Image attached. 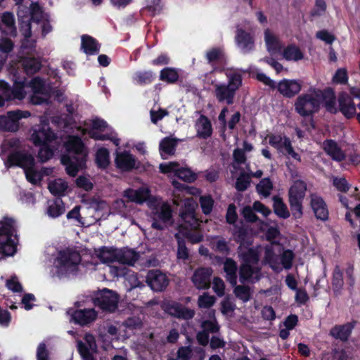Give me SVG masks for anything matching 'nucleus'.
<instances>
[{
	"label": "nucleus",
	"instance_id": "obj_22",
	"mask_svg": "<svg viewBox=\"0 0 360 360\" xmlns=\"http://www.w3.org/2000/svg\"><path fill=\"white\" fill-rule=\"evenodd\" d=\"M107 128L106 122L101 119H94L91 121V129L89 131V136L97 140H110L115 146L120 144V139L116 137L114 133L110 134H101L99 131H103Z\"/></svg>",
	"mask_w": 360,
	"mask_h": 360
},
{
	"label": "nucleus",
	"instance_id": "obj_45",
	"mask_svg": "<svg viewBox=\"0 0 360 360\" xmlns=\"http://www.w3.org/2000/svg\"><path fill=\"white\" fill-rule=\"evenodd\" d=\"M98 257L103 263L117 262L118 249L113 248H103L100 250Z\"/></svg>",
	"mask_w": 360,
	"mask_h": 360
},
{
	"label": "nucleus",
	"instance_id": "obj_62",
	"mask_svg": "<svg viewBox=\"0 0 360 360\" xmlns=\"http://www.w3.org/2000/svg\"><path fill=\"white\" fill-rule=\"evenodd\" d=\"M41 148L38 153V157L42 162L49 160L53 155V150L49 145L40 146Z\"/></svg>",
	"mask_w": 360,
	"mask_h": 360
},
{
	"label": "nucleus",
	"instance_id": "obj_8",
	"mask_svg": "<svg viewBox=\"0 0 360 360\" xmlns=\"http://www.w3.org/2000/svg\"><path fill=\"white\" fill-rule=\"evenodd\" d=\"M148 206L151 210L152 227L162 230L172 222V213L170 205L159 197L150 198Z\"/></svg>",
	"mask_w": 360,
	"mask_h": 360
},
{
	"label": "nucleus",
	"instance_id": "obj_58",
	"mask_svg": "<svg viewBox=\"0 0 360 360\" xmlns=\"http://www.w3.org/2000/svg\"><path fill=\"white\" fill-rule=\"evenodd\" d=\"M172 184L175 188L181 191L184 190L188 194L192 195H198L200 194V191L198 188L192 186H185L184 184H182L176 180H172Z\"/></svg>",
	"mask_w": 360,
	"mask_h": 360
},
{
	"label": "nucleus",
	"instance_id": "obj_24",
	"mask_svg": "<svg viewBox=\"0 0 360 360\" xmlns=\"http://www.w3.org/2000/svg\"><path fill=\"white\" fill-rule=\"evenodd\" d=\"M123 195L129 201L140 205L145 202H148L150 198H155L150 195V191L147 186H142L138 189L128 188L124 191Z\"/></svg>",
	"mask_w": 360,
	"mask_h": 360
},
{
	"label": "nucleus",
	"instance_id": "obj_30",
	"mask_svg": "<svg viewBox=\"0 0 360 360\" xmlns=\"http://www.w3.org/2000/svg\"><path fill=\"white\" fill-rule=\"evenodd\" d=\"M310 198L311 206L316 218L323 221L326 220L328 217V211L322 198L316 194H311Z\"/></svg>",
	"mask_w": 360,
	"mask_h": 360
},
{
	"label": "nucleus",
	"instance_id": "obj_63",
	"mask_svg": "<svg viewBox=\"0 0 360 360\" xmlns=\"http://www.w3.org/2000/svg\"><path fill=\"white\" fill-rule=\"evenodd\" d=\"M212 248L221 252L227 253L229 252V247L227 243L221 238H216L212 242Z\"/></svg>",
	"mask_w": 360,
	"mask_h": 360
},
{
	"label": "nucleus",
	"instance_id": "obj_10",
	"mask_svg": "<svg viewBox=\"0 0 360 360\" xmlns=\"http://www.w3.org/2000/svg\"><path fill=\"white\" fill-rule=\"evenodd\" d=\"M80 262L81 257L77 251H60L54 262L58 276L63 277L75 274L79 269Z\"/></svg>",
	"mask_w": 360,
	"mask_h": 360
},
{
	"label": "nucleus",
	"instance_id": "obj_59",
	"mask_svg": "<svg viewBox=\"0 0 360 360\" xmlns=\"http://www.w3.org/2000/svg\"><path fill=\"white\" fill-rule=\"evenodd\" d=\"M215 297L210 295L207 293H204L198 297V306L201 308H210L215 302Z\"/></svg>",
	"mask_w": 360,
	"mask_h": 360
},
{
	"label": "nucleus",
	"instance_id": "obj_54",
	"mask_svg": "<svg viewBox=\"0 0 360 360\" xmlns=\"http://www.w3.org/2000/svg\"><path fill=\"white\" fill-rule=\"evenodd\" d=\"M200 204L202 212L209 214L212 210L214 200L210 195L200 196Z\"/></svg>",
	"mask_w": 360,
	"mask_h": 360
},
{
	"label": "nucleus",
	"instance_id": "obj_38",
	"mask_svg": "<svg viewBox=\"0 0 360 360\" xmlns=\"http://www.w3.org/2000/svg\"><path fill=\"white\" fill-rule=\"evenodd\" d=\"M82 49L86 54L94 55L98 53L100 45L97 41L89 35L82 36Z\"/></svg>",
	"mask_w": 360,
	"mask_h": 360
},
{
	"label": "nucleus",
	"instance_id": "obj_6",
	"mask_svg": "<svg viewBox=\"0 0 360 360\" xmlns=\"http://www.w3.org/2000/svg\"><path fill=\"white\" fill-rule=\"evenodd\" d=\"M293 258L294 254L291 250H284L277 243H271L264 249V262L277 272L281 271L283 268L290 269Z\"/></svg>",
	"mask_w": 360,
	"mask_h": 360
},
{
	"label": "nucleus",
	"instance_id": "obj_26",
	"mask_svg": "<svg viewBox=\"0 0 360 360\" xmlns=\"http://www.w3.org/2000/svg\"><path fill=\"white\" fill-rule=\"evenodd\" d=\"M68 313L70 315L71 320L80 325L88 324L94 321L97 316L94 309H79L77 311L70 309Z\"/></svg>",
	"mask_w": 360,
	"mask_h": 360
},
{
	"label": "nucleus",
	"instance_id": "obj_5",
	"mask_svg": "<svg viewBox=\"0 0 360 360\" xmlns=\"http://www.w3.org/2000/svg\"><path fill=\"white\" fill-rule=\"evenodd\" d=\"M225 74L228 79V83H212L214 89V93L219 103L231 105L234 102L237 90L242 85V77L236 70H227Z\"/></svg>",
	"mask_w": 360,
	"mask_h": 360
},
{
	"label": "nucleus",
	"instance_id": "obj_28",
	"mask_svg": "<svg viewBox=\"0 0 360 360\" xmlns=\"http://www.w3.org/2000/svg\"><path fill=\"white\" fill-rule=\"evenodd\" d=\"M235 41L238 49L244 53L250 52L254 48L252 37L241 28L237 29Z\"/></svg>",
	"mask_w": 360,
	"mask_h": 360
},
{
	"label": "nucleus",
	"instance_id": "obj_15",
	"mask_svg": "<svg viewBox=\"0 0 360 360\" xmlns=\"http://www.w3.org/2000/svg\"><path fill=\"white\" fill-rule=\"evenodd\" d=\"M307 190L306 184L300 179L293 180L289 191V202L292 210V216L299 219L302 216V202Z\"/></svg>",
	"mask_w": 360,
	"mask_h": 360
},
{
	"label": "nucleus",
	"instance_id": "obj_25",
	"mask_svg": "<svg viewBox=\"0 0 360 360\" xmlns=\"http://www.w3.org/2000/svg\"><path fill=\"white\" fill-rule=\"evenodd\" d=\"M212 274L211 268L201 267L195 270L192 281L195 286L198 289H207L210 285V277Z\"/></svg>",
	"mask_w": 360,
	"mask_h": 360
},
{
	"label": "nucleus",
	"instance_id": "obj_31",
	"mask_svg": "<svg viewBox=\"0 0 360 360\" xmlns=\"http://www.w3.org/2000/svg\"><path fill=\"white\" fill-rule=\"evenodd\" d=\"M264 41L267 51L271 54H275L281 51L282 43L280 39L269 29L264 30Z\"/></svg>",
	"mask_w": 360,
	"mask_h": 360
},
{
	"label": "nucleus",
	"instance_id": "obj_40",
	"mask_svg": "<svg viewBox=\"0 0 360 360\" xmlns=\"http://www.w3.org/2000/svg\"><path fill=\"white\" fill-rule=\"evenodd\" d=\"M197 134L200 137L207 138L212 134V125L209 120L201 115L195 123Z\"/></svg>",
	"mask_w": 360,
	"mask_h": 360
},
{
	"label": "nucleus",
	"instance_id": "obj_9",
	"mask_svg": "<svg viewBox=\"0 0 360 360\" xmlns=\"http://www.w3.org/2000/svg\"><path fill=\"white\" fill-rule=\"evenodd\" d=\"M324 98L320 89H310L307 93L299 96L295 103L296 112L301 116H309L319 110Z\"/></svg>",
	"mask_w": 360,
	"mask_h": 360
},
{
	"label": "nucleus",
	"instance_id": "obj_19",
	"mask_svg": "<svg viewBox=\"0 0 360 360\" xmlns=\"http://www.w3.org/2000/svg\"><path fill=\"white\" fill-rule=\"evenodd\" d=\"M120 297L117 293L113 290L104 288L99 291L94 298L95 305L102 310L113 312L118 306Z\"/></svg>",
	"mask_w": 360,
	"mask_h": 360
},
{
	"label": "nucleus",
	"instance_id": "obj_27",
	"mask_svg": "<svg viewBox=\"0 0 360 360\" xmlns=\"http://www.w3.org/2000/svg\"><path fill=\"white\" fill-rule=\"evenodd\" d=\"M85 342H77L79 352L84 360H94L91 353L96 350V344L94 337L91 334H86L84 337Z\"/></svg>",
	"mask_w": 360,
	"mask_h": 360
},
{
	"label": "nucleus",
	"instance_id": "obj_60",
	"mask_svg": "<svg viewBox=\"0 0 360 360\" xmlns=\"http://www.w3.org/2000/svg\"><path fill=\"white\" fill-rule=\"evenodd\" d=\"M122 264L119 263L117 265L109 266L110 273L113 277H125L129 271Z\"/></svg>",
	"mask_w": 360,
	"mask_h": 360
},
{
	"label": "nucleus",
	"instance_id": "obj_36",
	"mask_svg": "<svg viewBox=\"0 0 360 360\" xmlns=\"http://www.w3.org/2000/svg\"><path fill=\"white\" fill-rule=\"evenodd\" d=\"M323 148L326 153L335 161L340 162L345 158L344 152L338 146L337 143L332 140L325 141Z\"/></svg>",
	"mask_w": 360,
	"mask_h": 360
},
{
	"label": "nucleus",
	"instance_id": "obj_21",
	"mask_svg": "<svg viewBox=\"0 0 360 360\" xmlns=\"http://www.w3.org/2000/svg\"><path fill=\"white\" fill-rule=\"evenodd\" d=\"M31 115L29 111H9L6 115L0 116V129L8 131H16L19 129V120L27 118Z\"/></svg>",
	"mask_w": 360,
	"mask_h": 360
},
{
	"label": "nucleus",
	"instance_id": "obj_16",
	"mask_svg": "<svg viewBox=\"0 0 360 360\" xmlns=\"http://www.w3.org/2000/svg\"><path fill=\"white\" fill-rule=\"evenodd\" d=\"M330 101H326V108L332 112L335 113L340 111L347 118H352L356 115V105L352 98L345 92L341 93L338 96V108L335 107V101L333 94H330Z\"/></svg>",
	"mask_w": 360,
	"mask_h": 360
},
{
	"label": "nucleus",
	"instance_id": "obj_1",
	"mask_svg": "<svg viewBox=\"0 0 360 360\" xmlns=\"http://www.w3.org/2000/svg\"><path fill=\"white\" fill-rule=\"evenodd\" d=\"M196 207L197 203L193 198H187L184 200V205L179 212L182 223L175 235L176 239L183 236L192 243H198L202 240V235L199 231L200 222L195 214Z\"/></svg>",
	"mask_w": 360,
	"mask_h": 360
},
{
	"label": "nucleus",
	"instance_id": "obj_23",
	"mask_svg": "<svg viewBox=\"0 0 360 360\" xmlns=\"http://www.w3.org/2000/svg\"><path fill=\"white\" fill-rule=\"evenodd\" d=\"M146 281L154 291H162L169 283L167 276L159 270L150 271L147 274Z\"/></svg>",
	"mask_w": 360,
	"mask_h": 360
},
{
	"label": "nucleus",
	"instance_id": "obj_49",
	"mask_svg": "<svg viewBox=\"0 0 360 360\" xmlns=\"http://www.w3.org/2000/svg\"><path fill=\"white\" fill-rule=\"evenodd\" d=\"M179 79L177 70L172 68H166L160 71V79L168 83H174Z\"/></svg>",
	"mask_w": 360,
	"mask_h": 360
},
{
	"label": "nucleus",
	"instance_id": "obj_37",
	"mask_svg": "<svg viewBox=\"0 0 360 360\" xmlns=\"http://www.w3.org/2000/svg\"><path fill=\"white\" fill-rule=\"evenodd\" d=\"M283 57L288 61H299L304 58V51L295 44H289L283 51Z\"/></svg>",
	"mask_w": 360,
	"mask_h": 360
},
{
	"label": "nucleus",
	"instance_id": "obj_14",
	"mask_svg": "<svg viewBox=\"0 0 360 360\" xmlns=\"http://www.w3.org/2000/svg\"><path fill=\"white\" fill-rule=\"evenodd\" d=\"M40 123L34 125L30 130V139L34 146H45L55 141L56 134L49 127L46 117H40Z\"/></svg>",
	"mask_w": 360,
	"mask_h": 360
},
{
	"label": "nucleus",
	"instance_id": "obj_13",
	"mask_svg": "<svg viewBox=\"0 0 360 360\" xmlns=\"http://www.w3.org/2000/svg\"><path fill=\"white\" fill-rule=\"evenodd\" d=\"M257 79L271 88L277 87L281 94L287 98H292L297 94L302 89V82L296 79H284L280 81L277 85L276 82L262 72H257Z\"/></svg>",
	"mask_w": 360,
	"mask_h": 360
},
{
	"label": "nucleus",
	"instance_id": "obj_17",
	"mask_svg": "<svg viewBox=\"0 0 360 360\" xmlns=\"http://www.w3.org/2000/svg\"><path fill=\"white\" fill-rule=\"evenodd\" d=\"M30 87L32 91L30 97V101L32 104L41 105L49 101L51 89L45 81L39 77H35L30 82Z\"/></svg>",
	"mask_w": 360,
	"mask_h": 360
},
{
	"label": "nucleus",
	"instance_id": "obj_2",
	"mask_svg": "<svg viewBox=\"0 0 360 360\" xmlns=\"http://www.w3.org/2000/svg\"><path fill=\"white\" fill-rule=\"evenodd\" d=\"M32 22H23L20 32L24 39L22 41V48L27 49V53L32 51L35 47L37 32L41 29V34L44 37L51 31V26L49 24L48 15L44 13L39 5H34L32 7Z\"/></svg>",
	"mask_w": 360,
	"mask_h": 360
},
{
	"label": "nucleus",
	"instance_id": "obj_50",
	"mask_svg": "<svg viewBox=\"0 0 360 360\" xmlns=\"http://www.w3.org/2000/svg\"><path fill=\"white\" fill-rule=\"evenodd\" d=\"M274 209L275 213L283 219H287L290 217V212L286 205L279 198H274Z\"/></svg>",
	"mask_w": 360,
	"mask_h": 360
},
{
	"label": "nucleus",
	"instance_id": "obj_18",
	"mask_svg": "<svg viewBox=\"0 0 360 360\" xmlns=\"http://www.w3.org/2000/svg\"><path fill=\"white\" fill-rule=\"evenodd\" d=\"M159 169L162 173L167 174L169 177L177 176L186 182H193L197 178L196 174L191 170L180 167L176 162L162 163Z\"/></svg>",
	"mask_w": 360,
	"mask_h": 360
},
{
	"label": "nucleus",
	"instance_id": "obj_11",
	"mask_svg": "<svg viewBox=\"0 0 360 360\" xmlns=\"http://www.w3.org/2000/svg\"><path fill=\"white\" fill-rule=\"evenodd\" d=\"M15 221L5 218L0 221V252L6 256H12L16 251Z\"/></svg>",
	"mask_w": 360,
	"mask_h": 360
},
{
	"label": "nucleus",
	"instance_id": "obj_3",
	"mask_svg": "<svg viewBox=\"0 0 360 360\" xmlns=\"http://www.w3.org/2000/svg\"><path fill=\"white\" fill-rule=\"evenodd\" d=\"M65 147L68 154L63 155L61 162L65 166L68 174L75 176L85 165L86 149L82 140L76 136H69L65 142Z\"/></svg>",
	"mask_w": 360,
	"mask_h": 360
},
{
	"label": "nucleus",
	"instance_id": "obj_48",
	"mask_svg": "<svg viewBox=\"0 0 360 360\" xmlns=\"http://www.w3.org/2000/svg\"><path fill=\"white\" fill-rule=\"evenodd\" d=\"M21 147V142L19 139L11 138L6 140L2 144V153L6 155V153L11 154L13 152L21 151L20 150Z\"/></svg>",
	"mask_w": 360,
	"mask_h": 360
},
{
	"label": "nucleus",
	"instance_id": "obj_20",
	"mask_svg": "<svg viewBox=\"0 0 360 360\" xmlns=\"http://www.w3.org/2000/svg\"><path fill=\"white\" fill-rule=\"evenodd\" d=\"M265 140H269V143L279 152L288 155L296 160H301L300 156L294 150L288 137L271 134L266 136Z\"/></svg>",
	"mask_w": 360,
	"mask_h": 360
},
{
	"label": "nucleus",
	"instance_id": "obj_51",
	"mask_svg": "<svg viewBox=\"0 0 360 360\" xmlns=\"http://www.w3.org/2000/svg\"><path fill=\"white\" fill-rule=\"evenodd\" d=\"M96 160L100 167H107L110 162L109 151L104 148H99L96 152Z\"/></svg>",
	"mask_w": 360,
	"mask_h": 360
},
{
	"label": "nucleus",
	"instance_id": "obj_41",
	"mask_svg": "<svg viewBox=\"0 0 360 360\" xmlns=\"http://www.w3.org/2000/svg\"><path fill=\"white\" fill-rule=\"evenodd\" d=\"M224 271L226 273V280L232 285H236L237 283L236 263L231 259H226L224 263Z\"/></svg>",
	"mask_w": 360,
	"mask_h": 360
},
{
	"label": "nucleus",
	"instance_id": "obj_53",
	"mask_svg": "<svg viewBox=\"0 0 360 360\" xmlns=\"http://www.w3.org/2000/svg\"><path fill=\"white\" fill-rule=\"evenodd\" d=\"M272 183L269 179H263L257 186L258 193L264 197H267L272 189Z\"/></svg>",
	"mask_w": 360,
	"mask_h": 360
},
{
	"label": "nucleus",
	"instance_id": "obj_46",
	"mask_svg": "<svg viewBox=\"0 0 360 360\" xmlns=\"http://www.w3.org/2000/svg\"><path fill=\"white\" fill-rule=\"evenodd\" d=\"M352 326L350 324L337 326L332 328L330 334L335 338L347 340L352 332Z\"/></svg>",
	"mask_w": 360,
	"mask_h": 360
},
{
	"label": "nucleus",
	"instance_id": "obj_32",
	"mask_svg": "<svg viewBox=\"0 0 360 360\" xmlns=\"http://www.w3.org/2000/svg\"><path fill=\"white\" fill-rule=\"evenodd\" d=\"M115 164L120 169L128 171L135 167L136 159L128 152L117 153Z\"/></svg>",
	"mask_w": 360,
	"mask_h": 360
},
{
	"label": "nucleus",
	"instance_id": "obj_39",
	"mask_svg": "<svg viewBox=\"0 0 360 360\" xmlns=\"http://www.w3.org/2000/svg\"><path fill=\"white\" fill-rule=\"evenodd\" d=\"M139 255L133 250L118 249L117 262L132 266L138 260Z\"/></svg>",
	"mask_w": 360,
	"mask_h": 360
},
{
	"label": "nucleus",
	"instance_id": "obj_34",
	"mask_svg": "<svg viewBox=\"0 0 360 360\" xmlns=\"http://www.w3.org/2000/svg\"><path fill=\"white\" fill-rule=\"evenodd\" d=\"M48 188L52 195L58 197L65 195L70 190L68 182L60 178L50 181Z\"/></svg>",
	"mask_w": 360,
	"mask_h": 360
},
{
	"label": "nucleus",
	"instance_id": "obj_56",
	"mask_svg": "<svg viewBox=\"0 0 360 360\" xmlns=\"http://www.w3.org/2000/svg\"><path fill=\"white\" fill-rule=\"evenodd\" d=\"M236 296L243 302H248L250 297V288L247 286L238 285L234 289Z\"/></svg>",
	"mask_w": 360,
	"mask_h": 360
},
{
	"label": "nucleus",
	"instance_id": "obj_42",
	"mask_svg": "<svg viewBox=\"0 0 360 360\" xmlns=\"http://www.w3.org/2000/svg\"><path fill=\"white\" fill-rule=\"evenodd\" d=\"M65 212L63 202L60 199L49 202L46 214L51 218H56L63 214Z\"/></svg>",
	"mask_w": 360,
	"mask_h": 360
},
{
	"label": "nucleus",
	"instance_id": "obj_44",
	"mask_svg": "<svg viewBox=\"0 0 360 360\" xmlns=\"http://www.w3.org/2000/svg\"><path fill=\"white\" fill-rule=\"evenodd\" d=\"M20 63L27 75L35 73L41 67L40 60L33 57H25L20 60Z\"/></svg>",
	"mask_w": 360,
	"mask_h": 360
},
{
	"label": "nucleus",
	"instance_id": "obj_57",
	"mask_svg": "<svg viewBox=\"0 0 360 360\" xmlns=\"http://www.w3.org/2000/svg\"><path fill=\"white\" fill-rule=\"evenodd\" d=\"M250 178L248 174L242 173L236 180V188L238 191H243L250 185Z\"/></svg>",
	"mask_w": 360,
	"mask_h": 360
},
{
	"label": "nucleus",
	"instance_id": "obj_33",
	"mask_svg": "<svg viewBox=\"0 0 360 360\" xmlns=\"http://www.w3.org/2000/svg\"><path fill=\"white\" fill-rule=\"evenodd\" d=\"M0 30L6 35L15 36L16 29L14 16L12 13L6 12L2 14L0 21Z\"/></svg>",
	"mask_w": 360,
	"mask_h": 360
},
{
	"label": "nucleus",
	"instance_id": "obj_4",
	"mask_svg": "<svg viewBox=\"0 0 360 360\" xmlns=\"http://www.w3.org/2000/svg\"><path fill=\"white\" fill-rule=\"evenodd\" d=\"M5 165L7 167L18 166L22 168L27 180L32 184L37 185L41 181V176L35 167L34 158L27 151L22 150L8 154Z\"/></svg>",
	"mask_w": 360,
	"mask_h": 360
},
{
	"label": "nucleus",
	"instance_id": "obj_52",
	"mask_svg": "<svg viewBox=\"0 0 360 360\" xmlns=\"http://www.w3.org/2000/svg\"><path fill=\"white\" fill-rule=\"evenodd\" d=\"M154 73L151 70L137 72L134 76V79L139 84H147L152 82Z\"/></svg>",
	"mask_w": 360,
	"mask_h": 360
},
{
	"label": "nucleus",
	"instance_id": "obj_35",
	"mask_svg": "<svg viewBox=\"0 0 360 360\" xmlns=\"http://www.w3.org/2000/svg\"><path fill=\"white\" fill-rule=\"evenodd\" d=\"M167 311L171 315L184 319H191L194 316V311L187 309L178 303H172L167 307Z\"/></svg>",
	"mask_w": 360,
	"mask_h": 360
},
{
	"label": "nucleus",
	"instance_id": "obj_43",
	"mask_svg": "<svg viewBox=\"0 0 360 360\" xmlns=\"http://www.w3.org/2000/svg\"><path fill=\"white\" fill-rule=\"evenodd\" d=\"M18 16L19 18L20 22V28L23 22H32V7L34 5H38L36 3H32L30 4V6L28 8L25 5L21 4V3L18 4Z\"/></svg>",
	"mask_w": 360,
	"mask_h": 360
},
{
	"label": "nucleus",
	"instance_id": "obj_29",
	"mask_svg": "<svg viewBox=\"0 0 360 360\" xmlns=\"http://www.w3.org/2000/svg\"><path fill=\"white\" fill-rule=\"evenodd\" d=\"M177 356L180 360H204L205 352L200 347H181L178 350Z\"/></svg>",
	"mask_w": 360,
	"mask_h": 360
},
{
	"label": "nucleus",
	"instance_id": "obj_64",
	"mask_svg": "<svg viewBox=\"0 0 360 360\" xmlns=\"http://www.w3.org/2000/svg\"><path fill=\"white\" fill-rule=\"evenodd\" d=\"M212 288L219 297H222L224 295L225 284L221 278L219 277L214 278Z\"/></svg>",
	"mask_w": 360,
	"mask_h": 360
},
{
	"label": "nucleus",
	"instance_id": "obj_61",
	"mask_svg": "<svg viewBox=\"0 0 360 360\" xmlns=\"http://www.w3.org/2000/svg\"><path fill=\"white\" fill-rule=\"evenodd\" d=\"M333 184L340 192H347L350 188V185L344 177H334Z\"/></svg>",
	"mask_w": 360,
	"mask_h": 360
},
{
	"label": "nucleus",
	"instance_id": "obj_55",
	"mask_svg": "<svg viewBox=\"0 0 360 360\" xmlns=\"http://www.w3.org/2000/svg\"><path fill=\"white\" fill-rule=\"evenodd\" d=\"M343 277L342 274L339 269V268L336 267L333 272V290L335 292H339L343 286Z\"/></svg>",
	"mask_w": 360,
	"mask_h": 360
},
{
	"label": "nucleus",
	"instance_id": "obj_47",
	"mask_svg": "<svg viewBox=\"0 0 360 360\" xmlns=\"http://www.w3.org/2000/svg\"><path fill=\"white\" fill-rule=\"evenodd\" d=\"M176 144V140L171 138H165L160 142V152L162 158L165 159L166 155H172L174 153Z\"/></svg>",
	"mask_w": 360,
	"mask_h": 360
},
{
	"label": "nucleus",
	"instance_id": "obj_7",
	"mask_svg": "<svg viewBox=\"0 0 360 360\" xmlns=\"http://www.w3.org/2000/svg\"><path fill=\"white\" fill-rule=\"evenodd\" d=\"M262 248L245 250L240 247V255L243 259V263L241 264L239 271L240 281H257L259 278L260 269L258 266L259 253Z\"/></svg>",
	"mask_w": 360,
	"mask_h": 360
},
{
	"label": "nucleus",
	"instance_id": "obj_12",
	"mask_svg": "<svg viewBox=\"0 0 360 360\" xmlns=\"http://www.w3.org/2000/svg\"><path fill=\"white\" fill-rule=\"evenodd\" d=\"M13 80L14 82L13 89L8 86L4 81L0 80V107L4 105L5 101L15 99L20 101L26 96L25 77L18 76L15 73Z\"/></svg>",
	"mask_w": 360,
	"mask_h": 360
}]
</instances>
